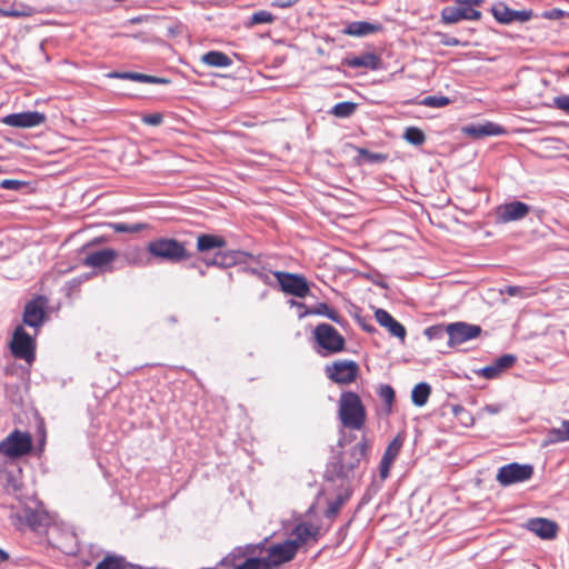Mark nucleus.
Returning a JSON list of instances; mask_svg holds the SVG:
<instances>
[{"mask_svg":"<svg viewBox=\"0 0 569 569\" xmlns=\"http://www.w3.org/2000/svg\"><path fill=\"white\" fill-rule=\"evenodd\" d=\"M338 419L349 430H362L367 422V409L360 396L353 391L341 392L338 400Z\"/></svg>","mask_w":569,"mask_h":569,"instance_id":"1","label":"nucleus"},{"mask_svg":"<svg viewBox=\"0 0 569 569\" xmlns=\"http://www.w3.org/2000/svg\"><path fill=\"white\" fill-rule=\"evenodd\" d=\"M339 453L338 461L335 465V471L338 477L346 478L358 469L361 462H367L371 449V441L362 436L359 442L345 447Z\"/></svg>","mask_w":569,"mask_h":569,"instance_id":"2","label":"nucleus"},{"mask_svg":"<svg viewBox=\"0 0 569 569\" xmlns=\"http://www.w3.org/2000/svg\"><path fill=\"white\" fill-rule=\"evenodd\" d=\"M227 246V240L222 236L201 233L197 237V251L206 254L216 251L212 259L203 258L207 266L230 267L236 263L238 252H222L221 249Z\"/></svg>","mask_w":569,"mask_h":569,"instance_id":"3","label":"nucleus"},{"mask_svg":"<svg viewBox=\"0 0 569 569\" xmlns=\"http://www.w3.org/2000/svg\"><path fill=\"white\" fill-rule=\"evenodd\" d=\"M148 252L158 259L177 263L191 258V253L186 249L184 243L173 238H157L147 246Z\"/></svg>","mask_w":569,"mask_h":569,"instance_id":"4","label":"nucleus"},{"mask_svg":"<svg viewBox=\"0 0 569 569\" xmlns=\"http://www.w3.org/2000/svg\"><path fill=\"white\" fill-rule=\"evenodd\" d=\"M483 0H455L452 6L445 7L441 10V22L453 24L461 20L477 21L481 19V12L478 9Z\"/></svg>","mask_w":569,"mask_h":569,"instance_id":"5","label":"nucleus"},{"mask_svg":"<svg viewBox=\"0 0 569 569\" xmlns=\"http://www.w3.org/2000/svg\"><path fill=\"white\" fill-rule=\"evenodd\" d=\"M11 521L21 531L30 529L34 532H44L51 523V517L43 509L24 507L11 515Z\"/></svg>","mask_w":569,"mask_h":569,"instance_id":"6","label":"nucleus"},{"mask_svg":"<svg viewBox=\"0 0 569 569\" xmlns=\"http://www.w3.org/2000/svg\"><path fill=\"white\" fill-rule=\"evenodd\" d=\"M32 450V437L27 431L14 429L0 441V453L10 459L27 456Z\"/></svg>","mask_w":569,"mask_h":569,"instance_id":"7","label":"nucleus"},{"mask_svg":"<svg viewBox=\"0 0 569 569\" xmlns=\"http://www.w3.org/2000/svg\"><path fill=\"white\" fill-rule=\"evenodd\" d=\"M313 338L325 351L323 355H335L346 348L343 336L329 323H319L313 330Z\"/></svg>","mask_w":569,"mask_h":569,"instance_id":"8","label":"nucleus"},{"mask_svg":"<svg viewBox=\"0 0 569 569\" xmlns=\"http://www.w3.org/2000/svg\"><path fill=\"white\" fill-rule=\"evenodd\" d=\"M36 339L22 326H18L10 341V351L17 359L31 363L36 358Z\"/></svg>","mask_w":569,"mask_h":569,"instance_id":"9","label":"nucleus"},{"mask_svg":"<svg viewBox=\"0 0 569 569\" xmlns=\"http://www.w3.org/2000/svg\"><path fill=\"white\" fill-rule=\"evenodd\" d=\"M326 376L338 385L353 383L360 372L359 365L353 360H336L325 369Z\"/></svg>","mask_w":569,"mask_h":569,"instance_id":"10","label":"nucleus"},{"mask_svg":"<svg viewBox=\"0 0 569 569\" xmlns=\"http://www.w3.org/2000/svg\"><path fill=\"white\" fill-rule=\"evenodd\" d=\"M274 278L277 279L281 290L298 298H305L310 293V287L307 279L302 274L274 271Z\"/></svg>","mask_w":569,"mask_h":569,"instance_id":"11","label":"nucleus"},{"mask_svg":"<svg viewBox=\"0 0 569 569\" xmlns=\"http://www.w3.org/2000/svg\"><path fill=\"white\" fill-rule=\"evenodd\" d=\"M533 475L531 465H520L511 462L499 468L496 480L502 486L508 487L518 482L529 480Z\"/></svg>","mask_w":569,"mask_h":569,"instance_id":"12","label":"nucleus"},{"mask_svg":"<svg viewBox=\"0 0 569 569\" xmlns=\"http://www.w3.org/2000/svg\"><path fill=\"white\" fill-rule=\"evenodd\" d=\"M445 332L449 337L448 346L456 347L469 340L477 339L481 335L482 329L478 325L458 321L447 325Z\"/></svg>","mask_w":569,"mask_h":569,"instance_id":"13","label":"nucleus"},{"mask_svg":"<svg viewBox=\"0 0 569 569\" xmlns=\"http://www.w3.org/2000/svg\"><path fill=\"white\" fill-rule=\"evenodd\" d=\"M48 305V298L42 295H39L28 301L22 315L23 323L38 330L47 318Z\"/></svg>","mask_w":569,"mask_h":569,"instance_id":"14","label":"nucleus"},{"mask_svg":"<svg viewBox=\"0 0 569 569\" xmlns=\"http://www.w3.org/2000/svg\"><path fill=\"white\" fill-rule=\"evenodd\" d=\"M321 537L320 527L311 522H299L291 531V539L297 550L302 547L311 546L318 542Z\"/></svg>","mask_w":569,"mask_h":569,"instance_id":"15","label":"nucleus"},{"mask_svg":"<svg viewBox=\"0 0 569 569\" xmlns=\"http://www.w3.org/2000/svg\"><path fill=\"white\" fill-rule=\"evenodd\" d=\"M530 207L521 201H512L500 204L496 209V222L509 223L511 221L521 220L528 216Z\"/></svg>","mask_w":569,"mask_h":569,"instance_id":"16","label":"nucleus"},{"mask_svg":"<svg viewBox=\"0 0 569 569\" xmlns=\"http://www.w3.org/2000/svg\"><path fill=\"white\" fill-rule=\"evenodd\" d=\"M297 552L296 546L288 539L283 542L270 546L266 559L270 562V568L278 567L284 562L291 561Z\"/></svg>","mask_w":569,"mask_h":569,"instance_id":"17","label":"nucleus"},{"mask_svg":"<svg viewBox=\"0 0 569 569\" xmlns=\"http://www.w3.org/2000/svg\"><path fill=\"white\" fill-rule=\"evenodd\" d=\"M523 527L543 540L555 539L559 530L556 521L541 517L528 519Z\"/></svg>","mask_w":569,"mask_h":569,"instance_id":"18","label":"nucleus"},{"mask_svg":"<svg viewBox=\"0 0 569 569\" xmlns=\"http://www.w3.org/2000/svg\"><path fill=\"white\" fill-rule=\"evenodd\" d=\"M119 257L117 250L112 248H103L97 251L88 252L87 256L82 260V264L84 267L106 270L110 264H112L116 259Z\"/></svg>","mask_w":569,"mask_h":569,"instance_id":"19","label":"nucleus"},{"mask_svg":"<svg viewBox=\"0 0 569 569\" xmlns=\"http://www.w3.org/2000/svg\"><path fill=\"white\" fill-rule=\"evenodd\" d=\"M47 117L38 111H26L20 113H11L3 118V123L16 128H32L44 123Z\"/></svg>","mask_w":569,"mask_h":569,"instance_id":"20","label":"nucleus"},{"mask_svg":"<svg viewBox=\"0 0 569 569\" xmlns=\"http://www.w3.org/2000/svg\"><path fill=\"white\" fill-rule=\"evenodd\" d=\"M375 318L377 322L381 327L386 328L391 336L397 337L400 340H405L407 336L405 326L397 321L387 310L377 309Z\"/></svg>","mask_w":569,"mask_h":569,"instance_id":"21","label":"nucleus"},{"mask_svg":"<svg viewBox=\"0 0 569 569\" xmlns=\"http://www.w3.org/2000/svg\"><path fill=\"white\" fill-rule=\"evenodd\" d=\"M349 68H366L370 70H378L382 66L381 58L373 52H365L360 56L348 57L342 62Z\"/></svg>","mask_w":569,"mask_h":569,"instance_id":"22","label":"nucleus"},{"mask_svg":"<svg viewBox=\"0 0 569 569\" xmlns=\"http://www.w3.org/2000/svg\"><path fill=\"white\" fill-rule=\"evenodd\" d=\"M462 131L473 139H480L489 136H500L505 133V129L501 126L490 121L479 124L466 126L462 128Z\"/></svg>","mask_w":569,"mask_h":569,"instance_id":"23","label":"nucleus"},{"mask_svg":"<svg viewBox=\"0 0 569 569\" xmlns=\"http://www.w3.org/2000/svg\"><path fill=\"white\" fill-rule=\"evenodd\" d=\"M382 24L367 21H353L347 24L343 33L351 37H363L382 31Z\"/></svg>","mask_w":569,"mask_h":569,"instance_id":"24","label":"nucleus"},{"mask_svg":"<svg viewBox=\"0 0 569 569\" xmlns=\"http://www.w3.org/2000/svg\"><path fill=\"white\" fill-rule=\"evenodd\" d=\"M107 77L112 79H124V80H132L137 82H143V83H169L168 79L159 78L150 74H144L140 72H117L112 71L107 74Z\"/></svg>","mask_w":569,"mask_h":569,"instance_id":"25","label":"nucleus"},{"mask_svg":"<svg viewBox=\"0 0 569 569\" xmlns=\"http://www.w3.org/2000/svg\"><path fill=\"white\" fill-rule=\"evenodd\" d=\"M201 62L214 68H227L232 64V59L221 51H209L201 57Z\"/></svg>","mask_w":569,"mask_h":569,"instance_id":"26","label":"nucleus"},{"mask_svg":"<svg viewBox=\"0 0 569 569\" xmlns=\"http://www.w3.org/2000/svg\"><path fill=\"white\" fill-rule=\"evenodd\" d=\"M569 440V421H562L559 428H552L548 430L545 439V445H552L557 442H563Z\"/></svg>","mask_w":569,"mask_h":569,"instance_id":"27","label":"nucleus"},{"mask_svg":"<svg viewBox=\"0 0 569 569\" xmlns=\"http://www.w3.org/2000/svg\"><path fill=\"white\" fill-rule=\"evenodd\" d=\"M430 393V386L426 382H420L413 387L411 392V400L416 406L422 407L427 403Z\"/></svg>","mask_w":569,"mask_h":569,"instance_id":"28","label":"nucleus"},{"mask_svg":"<svg viewBox=\"0 0 569 569\" xmlns=\"http://www.w3.org/2000/svg\"><path fill=\"white\" fill-rule=\"evenodd\" d=\"M123 258L128 264L142 267L147 264L146 254L140 247H130L123 252Z\"/></svg>","mask_w":569,"mask_h":569,"instance_id":"29","label":"nucleus"},{"mask_svg":"<svg viewBox=\"0 0 569 569\" xmlns=\"http://www.w3.org/2000/svg\"><path fill=\"white\" fill-rule=\"evenodd\" d=\"M307 315H320L325 316L333 322L341 323L343 318L336 309L331 308L327 303H319L313 309H310L306 312Z\"/></svg>","mask_w":569,"mask_h":569,"instance_id":"30","label":"nucleus"},{"mask_svg":"<svg viewBox=\"0 0 569 569\" xmlns=\"http://www.w3.org/2000/svg\"><path fill=\"white\" fill-rule=\"evenodd\" d=\"M492 16L501 23H510L513 21V10H511L506 3L498 2L491 8Z\"/></svg>","mask_w":569,"mask_h":569,"instance_id":"31","label":"nucleus"},{"mask_svg":"<svg viewBox=\"0 0 569 569\" xmlns=\"http://www.w3.org/2000/svg\"><path fill=\"white\" fill-rule=\"evenodd\" d=\"M377 393L385 403L386 413L390 415L392 412V406L396 398L393 388L390 385H381L378 388Z\"/></svg>","mask_w":569,"mask_h":569,"instance_id":"32","label":"nucleus"},{"mask_svg":"<svg viewBox=\"0 0 569 569\" xmlns=\"http://www.w3.org/2000/svg\"><path fill=\"white\" fill-rule=\"evenodd\" d=\"M403 138L413 146H422L426 141L425 132L418 127H408L405 130Z\"/></svg>","mask_w":569,"mask_h":569,"instance_id":"33","label":"nucleus"},{"mask_svg":"<svg viewBox=\"0 0 569 569\" xmlns=\"http://www.w3.org/2000/svg\"><path fill=\"white\" fill-rule=\"evenodd\" d=\"M94 569H127V563L122 557L107 556Z\"/></svg>","mask_w":569,"mask_h":569,"instance_id":"34","label":"nucleus"},{"mask_svg":"<svg viewBox=\"0 0 569 569\" xmlns=\"http://www.w3.org/2000/svg\"><path fill=\"white\" fill-rule=\"evenodd\" d=\"M357 104L351 101L339 102L333 106L331 113L338 118H348L355 113Z\"/></svg>","mask_w":569,"mask_h":569,"instance_id":"35","label":"nucleus"},{"mask_svg":"<svg viewBox=\"0 0 569 569\" xmlns=\"http://www.w3.org/2000/svg\"><path fill=\"white\" fill-rule=\"evenodd\" d=\"M501 293H507L510 297H522L529 298L537 293V291L531 287H520V286H507Z\"/></svg>","mask_w":569,"mask_h":569,"instance_id":"36","label":"nucleus"},{"mask_svg":"<svg viewBox=\"0 0 569 569\" xmlns=\"http://www.w3.org/2000/svg\"><path fill=\"white\" fill-rule=\"evenodd\" d=\"M111 229L118 233H137L144 230L148 226L144 223L129 224L124 222L110 223Z\"/></svg>","mask_w":569,"mask_h":569,"instance_id":"37","label":"nucleus"},{"mask_svg":"<svg viewBox=\"0 0 569 569\" xmlns=\"http://www.w3.org/2000/svg\"><path fill=\"white\" fill-rule=\"evenodd\" d=\"M234 569H270V562L264 558H248Z\"/></svg>","mask_w":569,"mask_h":569,"instance_id":"38","label":"nucleus"},{"mask_svg":"<svg viewBox=\"0 0 569 569\" xmlns=\"http://www.w3.org/2000/svg\"><path fill=\"white\" fill-rule=\"evenodd\" d=\"M456 420L462 427H471L475 422L472 415L461 406H455L452 408Z\"/></svg>","mask_w":569,"mask_h":569,"instance_id":"39","label":"nucleus"},{"mask_svg":"<svg viewBox=\"0 0 569 569\" xmlns=\"http://www.w3.org/2000/svg\"><path fill=\"white\" fill-rule=\"evenodd\" d=\"M403 445V438L401 436L395 437L386 448L382 457L391 460H396Z\"/></svg>","mask_w":569,"mask_h":569,"instance_id":"40","label":"nucleus"},{"mask_svg":"<svg viewBox=\"0 0 569 569\" xmlns=\"http://www.w3.org/2000/svg\"><path fill=\"white\" fill-rule=\"evenodd\" d=\"M348 499V495H339L335 500L330 501L326 510V517L331 519L336 518Z\"/></svg>","mask_w":569,"mask_h":569,"instance_id":"41","label":"nucleus"},{"mask_svg":"<svg viewBox=\"0 0 569 569\" xmlns=\"http://www.w3.org/2000/svg\"><path fill=\"white\" fill-rule=\"evenodd\" d=\"M450 103V99L445 96H428L422 99L421 104L430 108H442Z\"/></svg>","mask_w":569,"mask_h":569,"instance_id":"42","label":"nucleus"},{"mask_svg":"<svg viewBox=\"0 0 569 569\" xmlns=\"http://www.w3.org/2000/svg\"><path fill=\"white\" fill-rule=\"evenodd\" d=\"M358 154L370 163H380L387 160L388 156L380 152H371L367 149L360 148L358 149Z\"/></svg>","mask_w":569,"mask_h":569,"instance_id":"43","label":"nucleus"},{"mask_svg":"<svg viewBox=\"0 0 569 569\" xmlns=\"http://www.w3.org/2000/svg\"><path fill=\"white\" fill-rule=\"evenodd\" d=\"M274 16L267 11V10H260L254 12L250 18V26L254 24H262V23H272L274 21Z\"/></svg>","mask_w":569,"mask_h":569,"instance_id":"44","label":"nucleus"},{"mask_svg":"<svg viewBox=\"0 0 569 569\" xmlns=\"http://www.w3.org/2000/svg\"><path fill=\"white\" fill-rule=\"evenodd\" d=\"M516 357L512 356V355H503L501 357H499L498 359L495 360L493 365L497 367V369H499L500 373L512 367L516 362Z\"/></svg>","mask_w":569,"mask_h":569,"instance_id":"45","label":"nucleus"},{"mask_svg":"<svg viewBox=\"0 0 569 569\" xmlns=\"http://www.w3.org/2000/svg\"><path fill=\"white\" fill-rule=\"evenodd\" d=\"M141 121L147 126H160L163 122V114L160 112L147 113L141 117Z\"/></svg>","mask_w":569,"mask_h":569,"instance_id":"46","label":"nucleus"},{"mask_svg":"<svg viewBox=\"0 0 569 569\" xmlns=\"http://www.w3.org/2000/svg\"><path fill=\"white\" fill-rule=\"evenodd\" d=\"M393 462L395 461L391 459H387L385 457L381 458L380 466H379V475L382 480H385L389 477Z\"/></svg>","mask_w":569,"mask_h":569,"instance_id":"47","label":"nucleus"},{"mask_svg":"<svg viewBox=\"0 0 569 569\" xmlns=\"http://www.w3.org/2000/svg\"><path fill=\"white\" fill-rule=\"evenodd\" d=\"M28 14H29V12L26 10H17L13 8H9V9L0 8L1 17L19 18V17H24Z\"/></svg>","mask_w":569,"mask_h":569,"instance_id":"48","label":"nucleus"},{"mask_svg":"<svg viewBox=\"0 0 569 569\" xmlns=\"http://www.w3.org/2000/svg\"><path fill=\"white\" fill-rule=\"evenodd\" d=\"M24 182L16 179H4L0 182V187L6 190H19Z\"/></svg>","mask_w":569,"mask_h":569,"instance_id":"49","label":"nucleus"},{"mask_svg":"<svg viewBox=\"0 0 569 569\" xmlns=\"http://www.w3.org/2000/svg\"><path fill=\"white\" fill-rule=\"evenodd\" d=\"M481 375L486 379H493L500 375V371L493 363H491L481 369Z\"/></svg>","mask_w":569,"mask_h":569,"instance_id":"50","label":"nucleus"},{"mask_svg":"<svg viewBox=\"0 0 569 569\" xmlns=\"http://www.w3.org/2000/svg\"><path fill=\"white\" fill-rule=\"evenodd\" d=\"M566 16V12L561 9H551V10H548V11H545L542 13V17L546 18V19H549V20H558V19H561Z\"/></svg>","mask_w":569,"mask_h":569,"instance_id":"51","label":"nucleus"},{"mask_svg":"<svg viewBox=\"0 0 569 569\" xmlns=\"http://www.w3.org/2000/svg\"><path fill=\"white\" fill-rule=\"evenodd\" d=\"M445 328H446V326H443V325L432 326L425 330V335L427 337H429L430 339H432L435 337H440L442 335V332L445 331Z\"/></svg>","mask_w":569,"mask_h":569,"instance_id":"52","label":"nucleus"},{"mask_svg":"<svg viewBox=\"0 0 569 569\" xmlns=\"http://www.w3.org/2000/svg\"><path fill=\"white\" fill-rule=\"evenodd\" d=\"M555 106L562 111L569 112V96L557 97Z\"/></svg>","mask_w":569,"mask_h":569,"instance_id":"53","label":"nucleus"},{"mask_svg":"<svg viewBox=\"0 0 569 569\" xmlns=\"http://www.w3.org/2000/svg\"><path fill=\"white\" fill-rule=\"evenodd\" d=\"M512 17H513V21L518 20V21L525 22V21L530 20L532 14H531V11H515L513 10Z\"/></svg>","mask_w":569,"mask_h":569,"instance_id":"54","label":"nucleus"},{"mask_svg":"<svg viewBox=\"0 0 569 569\" xmlns=\"http://www.w3.org/2000/svg\"><path fill=\"white\" fill-rule=\"evenodd\" d=\"M441 43L447 47H456L460 44V40L455 37L443 36L441 39Z\"/></svg>","mask_w":569,"mask_h":569,"instance_id":"55","label":"nucleus"},{"mask_svg":"<svg viewBox=\"0 0 569 569\" xmlns=\"http://www.w3.org/2000/svg\"><path fill=\"white\" fill-rule=\"evenodd\" d=\"M297 0H274L272 2V6L273 7H278V8H288V7H291L292 4L296 3Z\"/></svg>","mask_w":569,"mask_h":569,"instance_id":"56","label":"nucleus"},{"mask_svg":"<svg viewBox=\"0 0 569 569\" xmlns=\"http://www.w3.org/2000/svg\"><path fill=\"white\" fill-rule=\"evenodd\" d=\"M483 410L490 415H496L500 411V407L497 405H488L483 408Z\"/></svg>","mask_w":569,"mask_h":569,"instance_id":"57","label":"nucleus"},{"mask_svg":"<svg viewBox=\"0 0 569 569\" xmlns=\"http://www.w3.org/2000/svg\"><path fill=\"white\" fill-rule=\"evenodd\" d=\"M8 553L0 549V563L8 560Z\"/></svg>","mask_w":569,"mask_h":569,"instance_id":"58","label":"nucleus"},{"mask_svg":"<svg viewBox=\"0 0 569 569\" xmlns=\"http://www.w3.org/2000/svg\"><path fill=\"white\" fill-rule=\"evenodd\" d=\"M102 241V238H96L92 240V243H100Z\"/></svg>","mask_w":569,"mask_h":569,"instance_id":"59","label":"nucleus"},{"mask_svg":"<svg viewBox=\"0 0 569 569\" xmlns=\"http://www.w3.org/2000/svg\"><path fill=\"white\" fill-rule=\"evenodd\" d=\"M6 172V170L2 169V167H0V173H3Z\"/></svg>","mask_w":569,"mask_h":569,"instance_id":"60","label":"nucleus"}]
</instances>
